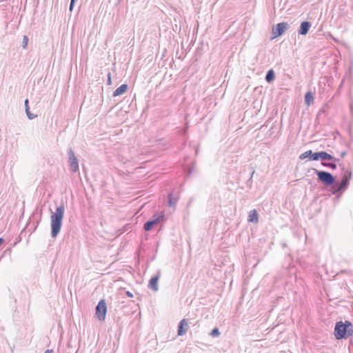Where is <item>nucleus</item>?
Returning a JSON list of instances; mask_svg holds the SVG:
<instances>
[{
  "label": "nucleus",
  "instance_id": "1",
  "mask_svg": "<svg viewBox=\"0 0 353 353\" xmlns=\"http://www.w3.org/2000/svg\"><path fill=\"white\" fill-rule=\"evenodd\" d=\"M64 205L61 204L57 208L50 216L51 236L56 238L60 232L62 226V220L64 216Z\"/></svg>",
  "mask_w": 353,
  "mask_h": 353
},
{
  "label": "nucleus",
  "instance_id": "2",
  "mask_svg": "<svg viewBox=\"0 0 353 353\" xmlns=\"http://www.w3.org/2000/svg\"><path fill=\"white\" fill-rule=\"evenodd\" d=\"M353 334V325L349 321H338L334 327V336L338 340L347 339Z\"/></svg>",
  "mask_w": 353,
  "mask_h": 353
},
{
  "label": "nucleus",
  "instance_id": "3",
  "mask_svg": "<svg viewBox=\"0 0 353 353\" xmlns=\"http://www.w3.org/2000/svg\"><path fill=\"white\" fill-rule=\"evenodd\" d=\"M351 171L347 170L342 176L341 181L336 180L334 187L330 188V192L332 194H342L349 186L351 179Z\"/></svg>",
  "mask_w": 353,
  "mask_h": 353
},
{
  "label": "nucleus",
  "instance_id": "4",
  "mask_svg": "<svg viewBox=\"0 0 353 353\" xmlns=\"http://www.w3.org/2000/svg\"><path fill=\"white\" fill-rule=\"evenodd\" d=\"M314 173L317 175L318 181L321 182L325 186L334 187L336 184V178L331 173L326 171H320L313 168Z\"/></svg>",
  "mask_w": 353,
  "mask_h": 353
},
{
  "label": "nucleus",
  "instance_id": "5",
  "mask_svg": "<svg viewBox=\"0 0 353 353\" xmlns=\"http://www.w3.org/2000/svg\"><path fill=\"white\" fill-rule=\"evenodd\" d=\"M68 155L70 170L74 173L77 172L79 171V162L71 148L68 150Z\"/></svg>",
  "mask_w": 353,
  "mask_h": 353
},
{
  "label": "nucleus",
  "instance_id": "6",
  "mask_svg": "<svg viewBox=\"0 0 353 353\" xmlns=\"http://www.w3.org/2000/svg\"><path fill=\"white\" fill-rule=\"evenodd\" d=\"M106 312V303L104 299H101L99 301L96 307L95 314L100 321H103L105 319Z\"/></svg>",
  "mask_w": 353,
  "mask_h": 353
},
{
  "label": "nucleus",
  "instance_id": "7",
  "mask_svg": "<svg viewBox=\"0 0 353 353\" xmlns=\"http://www.w3.org/2000/svg\"><path fill=\"white\" fill-rule=\"evenodd\" d=\"M288 23L285 22L277 23L272 29L273 38L281 36L288 30Z\"/></svg>",
  "mask_w": 353,
  "mask_h": 353
},
{
  "label": "nucleus",
  "instance_id": "8",
  "mask_svg": "<svg viewBox=\"0 0 353 353\" xmlns=\"http://www.w3.org/2000/svg\"><path fill=\"white\" fill-rule=\"evenodd\" d=\"M164 219V215H159L157 218L149 220L144 223L143 229L145 231H150L153 227Z\"/></svg>",
  "mask_w": 353,
  "mask_h": 353
},
{
  "label": "nucleus",
  "instance_id": "9",
  "mask_svg": "<svg viewBox=\"0 0 353 353\" xmlns=\"http://www.w3.org/2000/svg\"><path fill=\"white\" fill-rule=\"evenodd\" d=\"M188 327H189V325H188V322L187 319H182L178 325V330H177L178 335L179 336L184 335L187 332Z\"/></svg>",
  "mask_w": 353,
  "mask_h": 353
},
{
  "label": "nucleus",
  "instance_id": "10",
  "mask_svg": "<svg viewBox=\"0 0 353 353\" xmlns=\"http://www.w3.org/2000/svg\"><path fill=\"white\" fill-rule=\"evenodd\" d=\"M160 276V272H158L157 275L152 276L149 281L148 288L154 292H157L159 290L158 281Z\"/></svg>",
  "mask_w": 353,
  "mask_h": 353
},
{
  "label": "nucleus",
  "instance_id": "11",
  "mask_svg": "<svg viewBox=\"0 0 353 353\" xmlns=\"http://www.w3.org/2000/svg\"><path fill=\"white\" fill-rule=\"evenodd\" d=\"M310 27H311L310 22H309L307 21H303L300 25V27H299V29L298 31L299 34L301 35H306L307 34Z\"/></svg>",
  "mask_w": 353,
  "mask_h": 353
},
{
  "label": "nucleus",
  "instance_id": "12",
  "mask_svg": "<svg viewBox=\"0 0 353 353\" xmlns=\"http://www.w3.org/2000/svg\"><path fill=\"white\" fill-rule=\"evenodd\" d=\"M248 221L251 223H256L259 221V214L256 210H252L249 212Z\"/></svg>",
  "mask_w": 353,
  "mask_h": 353
},
{
  "label": "nucleus",
  "instance_id": "13",
  "mask_svg": "<svg viewBox=\"0 0 353 353\" xmlns=\"http://www.w3.org/2000/svg\"><path fill=\"white\" fill-rule=\"evenodd\" d=\"M127 90H128V85L122 84L113 92L112 96L113 97L120 96V95L124 94L127 91Z\"/></svg>",
  "mask_w": 353,
  "mask_h": 353
},
{
  "label": "nucleus",
  "instance_id": "14",
  "mask_svg": "<svg viewBox=\"0 0 353 353\" xmlns=\"http://www.w3.org/2000/svg\"><path fill=\"white\" fill-rule=\"evenodd\" d=\"M321 161H334V162L339 161V159H336L332 155L328 154L325 151H321Z\"/></svg>",
  "mask_w": 353,
  "mask_h": 353
},
{
  "label": "nucleus",
  "instance_id": "15",
  "mask_svg": "<svg viewBox=\"0 0 353 353\" xmlns=\"http://www.w3.org/2000/svg\"><path fill=\"white\" fill-rule=\"evenodd\" d=\"M265 79L267 82L271 83L275 79L274 71L272 69L269 70L266 73Z\"/></svg>",
  "mask_w": 353,
  "mask_h": 353
},
{
  "label": "nucleus",
  "instance_id": "16",
  "mask_svg": "<svg viewBox=\"0 0 353 353\" xmlns=\"http://www.w3.org/2000/svg\"><path fill=\"white\" fill-rule=\"evenodd\" d=\"M314 100L313 94L311 92H307L305 94V103L310 105Z\"/></svg>",
  "mask_w": 353,
  "mask_h": 353
},
{
  "label": "nucleus",
  "instance_id": "17",
  "mask_svg": "<svg viewBox=\"0 0 353 353\" xmlns=\"http://www.w3.org/2000/svg\"><path fill=\"white\" fill-rule=\"evenodd\" d=\"M312 150H309L303 153H302L300 156H299V159H306V158H308L310 161H311V157H312Z\"/></svg>",
  "mask_w": 353,
  "mask_h": 353
},
{
  "label": "nucleus",
  "instance_id": "18",
  "mask_svg": "<svg viewBox=\"0 0 353 353\" xmlns=\"http://www.w3.org/2000/svg\"><path fill=\"white\" fill-rule=\"evenodd\" d=\"M177 200L173 197L172 193L168 194V205L170 207L175 205Z\"/></svg>",
  "mask_w": 353,
  "mask_h": 353
},
{
  "label": "nucleus",
  "instance_id": "19",
  "mask_svg": "<svg viewBox=\"0 0 353 353\" xmlns=\"http://www.w3.org/2000/svg\"><path fill=\"white\" fill-rule=\"evenodd\" d=\"M321 165L324 167L331 168L332 170H335L336 168V164L335 163L334 161L332 163H326L324 161H321Z\"/></svg>",
  "mask_w": 353,
  "mask_h": 353
},
{
  "label": "nucleus",
  "instance_id": "20",
  "mask_svg": "<svg viewBox=\"0 0 353 353\" xmlns=\"http://www.w3.org/2000/svg\"><path fill=\"white\" fill-rule=\"evenodd\" d=\"M321 159V151L312 153L311 161H318Z\"/></svg>",
  "mask_w": 353,
  "mask_h": 353
},
{
  "label": "nucleus",
  "instance_id": "21",
  "mask_svg": "<svg viewBox=\"0 0 353 353\" xmlns=\"http://www.w3.org/2000/svg\"><path fill=\"white\" fill-rule=\"evenodd\" d=\"M211 336H213V337H216V336H219L220 334V332L218 328L215 327L214 328L212 332H211Z\"/></svg>",
  "mask_w": 353,
  "mask_h": 353
},
{
  "label": "nucleus",
  "instance_id": "22",
  "mask_svg": "<svg viewBox=\"0 0 353 353\" xmlns=\"http://www.w3.org/2000/svg\"><path fill=\"white\" fill-rule=\"evenodd\" d=\"M26 113L27 114V117L29 119L32 120L33 119H34L35 117H37V114H34L30 112V109L28 110H26Z\"/></svg>",
  "mask_w": 353,
  "mask_h": 353
},
{
  "label": "nucleus",
  "instance_id": "23",
  "mask_svg": "<svg viewBox=\"0 0 353 353\" xmlns=\"http://www.w3.org/2000/svg\"><path fill=\"white\" fill-rule=\"evenodd\" d=\"M28 38L27 36H23V41H22V46L23 48H26L27 47V45H28Z\"/></svg>",
  "mask_w": 353,
  "mask_h": 353
},
{
  "label": "nucleus",
  "instance_id": "24",
  "mask_svg": "<svg viewBox=\"0 0 353 353\" xmlns=\"http://www.w3.org/2000/svg\"><path fill=\"white\" fill-rule=\"evenodd\" d=\"M75 1H76V0H70V7H69V9L70 11L72 10V9L74 6Z\"/></svg>",
  "mask_w": 353,
  "mask_h": 353
},
{
  "label": "nucleus",
  "instance_id": "25",
  "mask_svg": "<svg viewBox=\"0 0 353 353\" xmlns=\"http://www.w3.org/2000/svg\"><path fill=\"white\" fill-rule=\"evenodd\" d=\"M28 103H29L28 99H26L25 100V103H25V110H29V109H30V108H29V105H28Z\"/></svg>",
  "mask_w": 353,
  "mask_h": 353
},
{
  "label": "nucleus",
  "instance_id": "26",
  "mask_svg": "<svg viewBox=\"0 0 353 353\" xmlns=\"http://www.w3.org/2000/svg\"><path fill=\"white\" fill-rule=\"evenodd\" d=\"M111 83H112L111 74H110V72H108V85H110Z\"/></svg>",
  "mask_w": 353,
  "mask_h": 353
},
{
  "label": "nucleus",
  "instance_id": "27",
  "mask_svg": "<svg viewBox=\"0 0 353 353\" xmlns=\"http://www.w3.org/2000/svg\"><path fill=\"white\" fill-rule=\"evenodd\" d=\"M126 294L129 297H132L133 296V294L130 292H129V291L126 292Z\"/></svg>",
  "mask_w": 353,
  "mask_h": 353
},
{
  "label": "nucleus",
  "instance_id": "28",
  "mask_svg": "<svg viewBox=\"0 0 353 353\" xmlns=\"http://www.w3.org/2000/svg\"><path fill=\"white\" fill-rule=\"evenodd\" d=\"M345 155H346V152H341V156L342 157H345Z\"/></svg>",
  "mask_w": 353,
  "mask_h": 353
},
{
  "label": "nucleus",
  "instance_id": "29",
  "mask_svg": "<svg viewBox=\"0 0 353 353\" xmlns=\"http://www.w3.org/2000/svg\"><path fill=\"white\" fill-rule=\"evenodd\" d=\"M52 350H47L44 353H52Z\"/></svg>",
  "mask_w": 353,
  "mask_h": 353
},
{
  "label": "nucleus",
  "instance_id": "30",
  "mask_svg": "<svg viewBox=\"0 0 353 353\" xmlns=\"http://www.w3.org/2000/svg\"><path fill=\"white\" fill-rule=\"evenodd\" d=\"M3 241H4L3 239L0 238V245L3 243Z\"/></svg>",
  "mask_w": 353,
  "mask_h": 353
},
{
  "label": "nucleus",
  "instance_id": "31",
  "mask_svg": "<svg viewBox=\"0 0 353 353\" xmlns=\"http://www.w3.org/2000/svg\"><path fill=\"white\" fill-rule=\"evenodd\" d=\"M254 174V170H252V172H251L250 179H252Z\"/></svg>",
  "mask_w": 353,
  "mask_h": 353
},
{
  "label": "nucleus",
  "instance_id": "32",
  "mask_svg": "<svg viewBox=\"0 0 353 353\" xmlns=\"http://www.w3.org/2000/svg\"><path fill=\"white\" fill-rule=\"evenodd\" d=\"M192 172V170H189L188 174H190Z\"/></svg>",
  "mask_w": 353,
  "mask_h": 353
}]
</instances>
